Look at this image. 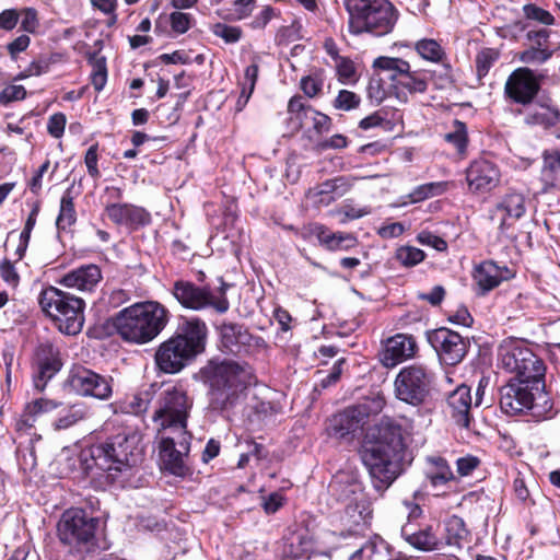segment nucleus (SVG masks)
<instances>
[{
	"mask_svg": "<svg viewBox=\"0 0 560 560\" xmlns=\"http://www.w3.org/2000/svg\"><path fill=\"white\" fill-rule=\"evenodd\" d=\"M313 232L318 238V242L328 250H347L357 245V238L350 233L330 232L326 226L317 224L314 226Z\"/></svg>",
	"mask_w": 560,
	"mask_h": 560,
	"instance_id": "31",
	"label": "nucleus"
},
{
	"mask_svg": "<svg viewBox=\"0 0 560 560\" xmlns=\"http://www.w3.org/2000/svg\"><path fill=\"white\" fill-rule=\"evenodd\" d=\"M501 368L515 374L500 390V408L509 416L527 413L536 421L557 415L553 400L546 388V365L525 340L509 338L498 350Z\"/></svg>",
	"mask_w": 560,
	"mask_h": 560,
	"instance_id": "1",
	"label": "nucleus"
},
{
	"mask_svg": "<svg viewBox=\"0 0 560 560\" xmlns=\"http://www.w3.org/2000/svg\"><path fill=\"white\" fill-rule=\"evenodd\" d=\"M501 179L498 165L485 158L470 162L466 168V182L470 192L485 194L494 189Z\"/></svg>",
	"mask_w": 560,
	"mask_h": 560,
	"instance_id": "23",
	"label": "nucleus"
},
{
	"mask_svg": "<svg viewBox=\"0 0 560 560\" xmlns=\"http://www.w3.org/2000/svg\"><path fill=\"white\" fill-rule=\"evenodd\" d=\"M259 68L256 63H252L246 67L244 72V80L241 83L242 91L241 95L236 102V106L238 110H242L243 107L247 104L252 93L254 92L257 77H258Z\"/></svg>",
	"mask_w": 560,
	"mask_h": 560,
	"instance_id": "43",
	"label": "nucleus"
},
{
	"mask_svg": "<svg viewBox=\"0 0 560 560\" xmlns=\"http://www.w3.org/2000/svg\"><path fill=\"white\" fill-rule=\"evenodd\" d=\"M330 490L337 500L345 504L330 516L331 529L325 533L326 540L336 546L342 541L365 536L371 511L364 501L361 485L355 481L334 480Z\"/></svg>",
	"mask_w": 560,
	"mask_h": 560,
	"instance_id": "6",
	"label": "nucleus"
},
{
	"mask_svg": "<svg viewBox=\"0 0 560 560\" xmlns=\"http://www.w3.org/2000/svg\"><path fill=\"white\" fill-rule=\"evenodd\" d=\"M348 13L349 33L382 37L390 34L399 19V11L389 0H343Z\"/></svg>",
	"mask_w": 560,
	"mask_h": 560,
	"instance_id": "8",
	"label": "nucleus"
},
{
	"mask_svg": "<svg viewBox=\"0 0 560 560\" xmlns=\"http://www.w3.org/2000/svg\"><path fill=\"white\" fill-rule=\"evenodd\" d=\"M551 31L548 28L529 30L526 33V39L529 42L530 47L550 48L549 37Z\"/></svg>",
	"mask_w": 560,
	"mask_h": 560,
	"instance_id": "55",
	"label": "nucleus"
},
{
	"mask_svg": "<svg viewBox=\"0 0 560 560\" xmlns=\"http://www.w3.org/2000/svg\"><path fill=\"white\" fill-rule=\"evenodd\" d=\"M26 90L23 85H8L0 92V105H8L14 101L24 100Z\"/></svg>",
	"mask_w": 560,
	"mask_h": 560,
	"instance_id": "56",
	"label": "nucleus"
},
{
	"mask_svg": "<svg viewBox=\"0 0 560 560\" xmlns=\"http://www.w3.org/2000/svg\"><path fill=\"white\" fill-rule=\"evenodd\" d=\"M377 431L376 444L365 448L361 458L369 470L374 488L383 492L401 474L407 445L402 425L395 419L384 417Z\"/></svg>",
	"mask_w": 560,
	"mask_h": 560,
	"instance_id": "3",
	"label": "nucleus"
},
{
	"mask_svg": "<svg viewBox=\"0 0 560 560\" xmlns=\"http://www.w3.org/2000/svg\"><path fill=\"white\" fill-rule=\"evenodd\" d=\"M102 279L101 268L95 264H88L68 271L57 282L68 289L93 292Z\"/></svg>",
	"mask_w": 560,
	"mask_h": 560,
	"instance_id": "26",
	"label": "nucleus"
},
{
	"mask_svg": "<svg viewBox=\"0 0 560 560\" xmlns=\"http://www.w3.org/2000/svg\"><path fill=\"white\" fill-rule=\"evenodd\" d=\"M249 419L252 422L268 424L275 422L276 417L282 412V407L278 402L256 400L250 405Z\"/></svg>",
	"mask_w": 560,
	"mask_h": 560,
	"instance_id": "36",
	"label": "nucleus"
},
{
	"mask_svg": "<svg viewBox=\"0 0 560 560\" xmlns=\"http://www.w3.org/2000/svg\"><path fill=\"white\" fill-rule=\"evenodd\" d=\"M42 439L40 435L34 434L26 446L20 445L18 447V462L20 467L24 471H32L37 466V456L35 450V441H39Z\"/></svg>",
	"mask_w": 560,
	"mask_h": 560,
	"instance_id": "45",
	"label": "nucleus"
},
{
	"mask_svg": "<svg viewBox=\"0 0 560 560\" xmlns=\"http://www.w3.org/2000/svg\"><path fill=\"white\" fill-rule=\"evenodd\" d=\"M0 277L12 288H16L19 285L20 276L14 265L9 259H3L0 264Z\"/></svg>",
	"mask_w": 560,
	"mask_h": 560,
	"instance_id": "59",
	"label": "nucleus"
},
{
	"mask_svg": "<svg viewBox=\"0 0 560 560\" xmlns=\"http://www.w3.org/2000/svg\"><path fill=\"white\" fill-rule=\"evenodd\" d=\"M336 69L341 83L346 84L354 80L355 67L349 58L342 57L336 61Z\"/></svg>",
	"mask_w": 560,
	"mask_h": 560,
	"instance_id": "54",
	"label": "nucleus"
},
{
	"mask_svg": "<svg viewBox=\"0 0 560 560\" xmlns=\"http://www.w3.org/2000/svg\"><path fill=\"white\" fill-rule=\"evenodd\" d=\"M172 30L178 34H184L190 28L191 15L184 12H173L170 15Z\"/></svg>",
	"mask_w": 560,
	"mask_h": 560,
	"instance_id": "62",
	"label": "nucleus"
},
{
	"mask_svg": "<svg viewBox=\"0 0 560 560\" xmlns=\"http://www.w3.org/2000/svg\"><path fill=\"white\" fill-rule=\"evenodd\" d=\"M418 350V345L413 336L407 334H396L384 342L380 352L381 363L388 369L395 368L399 363L412 359Z\"/></svg>",
	"mask_w": 560,
	"mask_h": 560,
	"instance_id": "24",
	"label": "nucleus"
},
{
	"mask_svg": "<svg viewBox=\"0 0 560 560\" xmlns=\"http://www.w3.org/2000/svg\"><path fill=\"white\" fill-rule=\"evenodd\" d=\"M428 342L435 350L439 359L446 365L459 364L468 353L470 340L457 331L440 327L427 332Z\"/></svg>",
	"mask_w": 560,
	"mask_h": 560,
	"instance_id": "16",
	"label": "nucleus"
},
{
	"mask_svg": "<svg viewBox=\"0 0 560 560\" xmlns=\"http://www.w3.org/2000/svg\"><path fill=\"white\" fill-rule=\"evenodd\" d=\"M90 409L84 404H74L59 415L52 422L55 430H67L89 418Z\"/></svg>",
	"mask_w": 560,
	"mask_h": 560,
	"instance_id": "35",
	"label": "nucleus"
},
{
	"mask_svg": "<svg viewBox=\"0 0 560 560\" xmlns=\"http://www.w3.org/2000/svg\"><path fill=\"white\" fill-rule=\"evenodd\" d=\"M314 552L315 542L308 533L293 534L283 549V555L290 560L310 559Z\"/></svg>",
	"mask_w": 560,
	"mask_h": 560,
	"instance_id": "33",
	"label": "nucleus"
},
{
	"mask_svg": "<svg viewBox=\"0 0 560 560\" xmlns=\"http://www.w3.org/2000/svg\"><path fill=\"white\" fill-rule=\"evenodd\" d=\"M480 463V459L474 455L459 457L456 460L457 472L463 477L470 476L479 467Z\"/></svg>",
	"mask_w": 560,
	"mask_h": 560,
	"instance_id": "63",
	"label": "nucleus"
},
{
	"mask_svg": "<svg viewBox=\"0 0 560 560\" xmlns=\"http://www.w3.org/2000/svg\"><path fill=\"white\" fill-rule=\"evenodd\" d=\"M425 253L415 246L404 245L396 249V260L406 268H411L425 259Z\"/></svg>",
	"mask_w": 560,
	"mask_h": 560,
	"instance_id": "46",
	"label": "nucleus"
},
{
	"mask_svg": "<svg viewBox=\"0 0 560 560\" xmlns=\"http://www.w3.org/2000/svg\"><path fill=\"white\" fill-rule=\"evenodd\" d=\"M447 407L455 423L462 428H468L470 423L471 393L467 385L457 386L447 396Z\"/></svg>",
	"mask_w": 560,
	"mask_h": 560,
	"instance_id": "28",
	"label": "nucleus"
},
{
	"mask_svg": "<svg viewBox=\"0 0 560 560\" xmlns=\"http://www.w3.org/2000/svg\"><path fill=\"white\" fill-rule=\"evenodd\" d=\"M524 122L538 126L560 140V108L550 97H540L525 112Z\"/></svg>",
	"mask_w": 560,
	"mask_h": 560,
	"instance_id": "22",
	"label": "nucleus"
},
{
	"mask_svg": "<svg viewBox=\"0 0 560 560\" xmlns=\"http://www.w3.org/2000/svg\"><path fill=\"white\" fill-rule=\"evenodd\" d=\"M154 388L155 385H151L148 389L135 394L130 399L119 406L120 410L135 416L144 413L153 399L155 393Z\"/></svg>",
	"mask_w": 560,
	"mask_h": 560,
	"instance_id": "38",
	"label": "nucleus"
},
{
	"mask_svg": "<svg viewBox=\"0 0 560 560\" xmlns=\"http://www.w3.org/2000/svg\"><path fill=\"white\" fill-rule=\"evenodd\" d=\"M108 219L117 224L137 230L150 223L151 215L142 207L131 203H109L105 207Z\"/></svg>",
	"mask_w": 560,
	"mask_h": 560,
	"instance_id": "27",
	"label": "nucleus"
},
{
	"mask_svg": "<svg viewBox=\"0 0 560 560\" xmlns=\"http://www.w3.org/2000/svg\"><path fill=\"white\" fill-rule=\"evenodd\" d=\"M66 122L67 118L63 113L51 115L47 122L48 133L56 139L60 138L65 132Z\"/></svg>",
	"mask_w": 560,
	"mask_h": 560,
	"instance_id": "61",
	"label": "nucleus"
},
{
	"mask_svg": "<svg viewBox=\"0 0 560 560\" xmlns=\"http://www.w3.org/2000/svg\"><path fill=\"white\" fill-rule=\"evenodd\" d=\"M73 186L67 188L60 199V209L56 220L58 230L66 231L77 221V212L74 208V197L72 195Z\"/></svg>",
	"mask_w": 560,
	"mask_h": 560,
	"instance_id": "37",
	"label": "nucleus"
},
{
	"mask_svg": "<svg viewBox=\"0 0 560 560\" xmlns=\"http://www.w3.org/2000/svg\"><path fill=\"white\" fill-rule=\"evenodd\" d=\"M69 385L82 397L107 400L113 395V377L86 368L73 370L69 376Z\"/></svg>",
	"mask_w": 560,
	"mask_h": 560,
	"instance_id": "20",
	"label": "nucleus"
},
{
	"mask_svg": "<svg viewBox=\"0 0 560 560\" xmlns=\"http://www.w3.org/2000/svg\"><path fill=\"white\" fill-rule=\"evenodd\" d=\"M208 387L209 408L222 412L232 408L240 393L256 382L253 368L234 360L213 358L199 370Z\"/></svg>",
	"mask_w": 560,
	"mask_h": 560,
	"instance_id": "4",
	"label": "nucleus"
},
{
	"mask_svg": "<svg viewBox=\"0 0 560 560\" xmlns=\"http://www.w3.org/2000/svg\"><path fill=\"white\" fill-rule=\"evenodd\" d=\"M439 188V184L436 183H428L416 187L409 195L411 203H417L423 201L435 195V191Z\"/></svg>",
	"mask_w": 560,
	"mask_h": 560,
	"instance_id": "57",
	"label": "nucleus"
},
{
	"mask_svg": "<svg viewBox=\"0 0 560 560\" xmlns=\"http://www.w3.org/2000/svg\"><path fill=\"white\" fill-rule=\"evenodd\" d=\"M523 12L526 19L537 21L544 25H553L555 18L547 10L537 7L536 4L528 3L523 7Z\"/></svg>",
	"mask_w": 560,
	"mask_h": 560,
	"instance_id": "51",
	"label": "nucleus"
},
{
	"mask_svg": "<svg viewBox=\"0 0 560 560\" xmlns=\"http://www.w3.org/2000/svg\"><path fill=\"white\" fill-rule=\"evenodd\" d=\"M170 320L168 310L158 301L133 303L113 315L108 323L126 342L145 345L154 340Z\"/></svg>",
	"mask_w": 560,
	"mask_h": 560,
	"instance_id": "7",
	"label": "nucleus"
},
{
	"mask_svg": "<svg viewBox=\"0 0 560 560\" xmlns=\"http://www.w3.org/2000/svg\"><path fill=\"white\" fill-rule=\"evenodd\" d=\"M62 362L59 350L49 342L40 343L32 362L33 384L36 390L43 392L48 382L61 370Z\"/></svg>",
	"mask_w": 560,
	"mask_h": 560,
	"instance_id": "21",
	"label": "nucleus"
},
{
	"mask_svg": "<svg viewBox=\"0 0 560 560\" xmlns=\"http://www.w3.org/2000/svg\"><path fill=\"white\" fill-rule=\"evenodd\" d=\"M424 477L433 488L444 486L455 478L447 460L442 456L425 458Z\"/></svg>",
	"mask_w": 560,
	"mask_h": 560,
	"instance_id": "30",
	"label": "nucleus"
},
{
	"mask_svg": "<svg viewBox=\"0 0 560 560\" xmlns=\"http://www.w3.org/2000/svg\"><path fill=\"white\" fill-rule=\"evenodd\" d=\"M190 440L189 432H173V435L162 436L160 441V458L164 468L174 476L185 477L190 471L184 460L190 451Z\"/></svg>",
	"mask_w": 560,
	"mask_h": 560,
	"instance_id": "19",
	"label": "nucleus"
},
{
	"mask_svg": "<svg viewBox=\"0 0 560 560\" xmlns=\"http://www.w3.org/2000/svg\"><path fill=\"white\" fill-rule=\"evenodd\" d=\"M219 334L222 349L236 357H250L266 348L261 337L252 335L240 324L222 323Z\"/></svg>",
	"mask_w": 560,
	"mask_h": 560,
	"instance_id": "17",
	"label": "nucleus"
},
{
	"mask_svg": "<svg viewBox=\"0 0 560 560\" xmlns=\"http://www.w3.org/2000/svg\"><path fill=\"white\" fill-rule=\"evenodd\" d=\"M300 85L304 94L313 98L322 92L324 81L318 74H310L301 79Z\"/></svg>",
	"mask_w": 560,
	"mask_h": 560,
	"instance_id": "53",
	"label": "nucleus"
},
{
	"mask_svg": "<svg viewBox=\"0 0 560 560\" xmlns=\"http://www.w3.org/2000/svg\"><path fill=\"white\" fill-rule=\"evenodd\" d=\"M194 406V399L182 385H173L161 392L153 421L162 430L188 432L187 420Z\"/></svg>",
	"mask_w": 560,
	"mask_h": 560,
	"instance_id": "11",
	"label": "nucleus"
},
{
	"mask_svg": "<svg viewBox=\"0 0 560 560\" xmlns=\"http://www.w3.org/2000/svg\"><path fill=\"white\" fill-rule=\"evenodd\" d=\"M446 542L450 546H460L466 539L468 530L463 518L453 515L445 522Z\"/></svg>",
	"mask_w": 560,
	"mask_h": 560,
	"instance_id": "44",
	"label": "nucleus"
},
{
	"mask_svg": "<svg viewBox=\"0 0 560 560\" xmlns=\"http://www.w3.org/2000/svg\"><path fill=\"white\" fill-rule=\"evenodd\" d=\"M255 3L256 0H233L219 10V15L229 21L243 20L253 12Z\"/></svg>",
	"mask_w": 560,
	"mask_h": 560,
	"instance_id": "39",
	"label": "nucleus"
},
{
	"mask_svg": "<svg viewBox=\"0 0 560 560\" xmlns=\"http://www.w3.org/2000/svg\"><path fill=\"white\" fill-rule=\"evenodd\" d=\"M373 67L384 73L383 79L389 81V90H392L411 66L401 58L381 56L374 60Z\"/></svg>",
	"mask_w": 560,
	"mask_h": 560,
	"instance_id": "32",
	"label": "nucleus"
},
{
	"mask_svg": "<svg viewBox=\"0 0 560 560\" xmlns=\"http://www.w3.org/2000/svg\"><path fill=\"white\" fill-rule=\"evenodd\" d=\"M415 49L418 55L430 62H442L445 57V50L443 47L432 38H422L415 44Z\"/></svg>",
	"mask_w": 560,
	"mask_h": 560,
	"instance_id": "41",
	"label": "nucleus"
},
{
	"mask_svg": "<svg viewBox=\"0 0 560 560\" xmlns=\"http://www.w3.org/2000/svg\"><path fill=\"white\" fill-rule=\"evenodd\" d=\"M514 277L513 271L505 265L500 266L493 260H485L476 265L472 271V280L476 283L478 295H486L503 281Z\"/></svg>",
	"mask_w": 560,
	"mask_h": 560,
	"instance_id": "25",
	"label": "nucleus"
},
{
	"mask_svg": "<svg viewBox=\"0 0 560 560\" xmlns=\"http://www.w3.org/2000/svg\"><path fill=\"white\" fill-rule=\"evenodd\" d=\"M361 98L358 94L348 90H340L334 101V107L341 110H351L359 107Z\"/></svg>",
	"mask_w": 560,
	"mask_h": 560,
	"instance_id": "52",
	"label": "nucleus"
},
{
	"mask_svg": "<svg viewBox=\"0 0 560 560\" xmlns=\"http://www.w3.org/2000/svg\"><path fill=\"white\" fill-rule=\"evenodd\" d=\"M560 172V150H545L542 152L541 178L547 185H553Z\"/></svg>",
	"mask_w": 560,
	"mask_h": 560,
	"instance_id": "42",
	"label": "nucleus"
},
{
	"mask_svg": "<svg viewBox=\"0 0 560 560\" xmlns=\"http://www.w3.org/2000/svg\"><path fill=\"white\" fill-rule=\"evenodd\" d=\"M388 124L389 121L386 119V112L380 109L361 119L359 127L363 130H368L375 127H385Z\"/></svg>",
	"mask_w": 560,
	"mask_h": 560,
	"instance_id": "60",
	"label": "nucleus"
},
{
	"mask_svg": "<svg viewBox=\"0 0 560 560\" xmlns=\"http://www.w3.org/2000/svg\"><path fill=\"white\" fill-rule=\"evenodd\" d=\"M310 114L313 115L311 122L316 133L322 135L330 130L332 121L328 115L323 114L318 110L310 112Z\"/></svg>",
	"mask_w": 560,
	"mask_h": 560,
	"instance_id": "64",
	"label": "nucleus"
},
{
	"mask_svg": "<svg viewBox=\"0 0 560 560\" xmlns=\"http://www.w3.org/2000/svg\"><path fill=\"white\" fill-rule=\"evenodd\" d=\"M444 140L452 144L460 156L467 155L468 131L465 122L455 119L451 130L444 135Z\"/></svg>",
	"mask_w": 560,
	"mask_h": 560,
	"instance_id": "40",
	"label": "nucleus"
},
{
	"mask_svg": "<svg viewBox=\"0 0 560 560\" xmlns=\"http://www.w3.org/2000/svg\"><path fill=\"white\" fill-rule=\"evenodd\" d=\"M500 57V52L494 48H483L481 49L475 59L476 65V73L479 80L485 78L493 65Z\"/></svg>",
	"mask_w": 560,
	"mask_h": 560,
	"instance_id": "47",
	"label": "nucleus"
},
{
	"mask_svg": "<svg viewBox=\"0 0 560 560\" xmlns=\"http://www.w3.org/2000/svg\"><path fill=\"white\" fill-rule=\"evenodd\" d=\"M500 207L506 212L509 217L520 219L526 211L525 198L522 194L510 192L504 197Z\"/></svg>",
	"mask_w": 560,
	"mask_h": 560,
	"instance_id": "48",
	"label": "nucleus"
},
{
	"mask_svg": "<svg viewBox=\"0 0 560 560\" xmlns=\"http://www.w3.org/2000/svg\"><path fill=\"white\" fill-rule=\"evenodd\" d=\"M223 283L217 291L209 285L199 287L191 281L177 280L173 284L172 293L177 302L185 308L201 311L213 308L219 314H224L230 308V302Z\"/></svg>",
	"mask_w": 560,
	"mask_h": 560,
	"instance_id": "13",
	"label": "nucleus"
},
{
	"mask_svg": "<svg viewBox=\"0 0 560 560\" xmlns=\"http://www.w3.org/2000/svg\"><path fill=\"white\" fill-rule=\"evenodd\" d=\"M386 405L383 395L366 398L334 415L327 425L329 436L337 440L353 439L366 424L371 416L378 415Z\"/></svg>",
	"mask_w": 560,
	"mask_h": 560,
	"instance_id": "12",
	"label": "nucleus"
},
{
	"mask_svg": "<svg viewBox=\"0 0 560 560\" xmlns=\"http://www.w3.org/2000/svg\"><path fill=\"white\" fill-rule=\"evenodd\" d=\"M38 303L61 334L75 336L81 332L85 320L83 299L49 285L40 291Z\"/></svg>",
	"mask_w": 560,
	"mask_h": 560,
	"instance_id": "9",
	"label": "nucleus"
},
{
	"mask_svg": "<svg viewBox=\"0 0 560 560\" xmlns=\"http://www.w3.org/2000/svg\"><path fill=\"white\" fill-rule=\"evenodd\" d=\"M428 86L427 72L420 70L412 71L410 67L390 92L398 101L407 103L409 95L423 94L427 92Z\"/></svg>",
	"mask_w": 560,
	"mask_h": 560,
	"instance_id": "29",
	"label": "nucleus"
},
{
	"mask_svg": "<svg viewBox=\"0 0 560 560\" xmlns=\"http://www.w3.org/2000/svg\"><path fill=\"white\" fill-rule=\"evenodd\" d=\"M542 78V74H537L528 67L515 69L505 81V98L523 106L533 104L539 93Z\"/></svg>",
	"mask_w": 560,
	"mask_h": 560,
	"instance_id": "18",
	"label": "nucleus"
},
{
	"mask_svg": "<svg viewBox=\"0 0 560 560\" xmlns=\"http://www.w3.org/2000/svg\"><path fill=\"white\" fill-rule=\"evenodd\" d=\"M136 432L122 430L95 443L80 454L84 472L92 479H104V483H115L121 472L137 465L141 458Z\"/></svg>",
	"mask_w": 560,
	"mask_h": 560,
	"instance_id": "2",
	"label": "nucleus"
},
{
	"mask_svg": "<svg viewBox=\"0 0 560 560\" xmlns=\"http://www.w3.org/2000/svg\"><path fill=\"white\" fill-rule=\"evenodd\" d=\"M400 510L401 514H406L407 516V522L400 529L401 537L418 550L431 551L438 549L440 540L434 525L417 524V521L423 513L421 506L411 500H404Z\"/></svg>",
	"mask_w": 560,
	"mask_h": 560,
	"instance_id": "14",
	"label": "nucleus"
},
{
	"mask_svg": "<svg viewBox=\"0 0 560 560\" xmlns=\"http://www.w3.org/2000/svg\"><path fill=\"white\" fill-rule=\"evenodd\" d=\"M417 241L421 245L433 247L438 252H445L447 249L446 241L429 231L420 232L417 235Z\"/></svg>",
	"mask_w": 560,
	"mask_h": 560,
	"instance_id": "58",
	"label": "nucleus"
},
{
	"mask_svg": "<svg viewBox=\"0 0 560 560\" xmlns=\"http://www.w3.org/2000/svg\"><path fill=\"white\" fill-rule=\"evenodd\" d=\"M434 374L424 364L412 363L404 366L394 380V395L399 401L412 407L430 402Z\"/></svg>",
	"mask_w": 560,
	"mask_h": 560,
	"instance_id": "10",
	"label": "nucleus"
},
{
	"mask_svg": "<svg viewBox=\"0 0 560 560\" xmlns=\"http://www.w3.org/2000/svg\"><path fill=\"white\" fill-rule=\"evenodd\" d=\"M552 48H538L528 46L518 54V60L526 65H542L553 55Z\"/></svg>",
	"mask_w": 560,
	"mask_h": 560,
	"instance_id": "49",
	"label": "nucleus"
},
{
	"mask_svg": "<svg viewBox=\"0 0 560 560\" xmlns=\"http://www.w3.org/2000/svg\"><path fill=\"white\" fill-rule=\"evenodd\" d=\"M349 190V185L343 177L328 179L314 189V195L318 197V202L328 206L336 198L343 196Z\"/></svg>",
	"mask_w": 560,
	"mask_h": 560,
	"instance_id": "34",
	"label": "nucleus"
},
{
	"mask_svg": "<svg viewBox=\"0 0 560 560\" xmlns=\"http://www.w3.org/2000/svg\"><path fill=\"white\" fill-rule=\"evenodd\" d=\"M208 327L197 316H180L174 334L156 349L154 360L158 369L166 374H176L205 352Z\"/></svg>",
	"mask_w": 560,
	"mask_h": 560,
	"instance_id": "5",
	"label": "nucleus"
},
{
	"mask_svg": "<svg viewBox=\"0 0 560 560\" xmlns=\"http://www.w3.org/2000/svg\"><path fill=\"white\" fill-rule=\"evenodd\" d=\"M211 31L213 35L222 38L226 44L237 43L242 37V30L238 26H232L224 23H215Z\"/></svg>",
	"mask_w": 560,
	"mask_h": 560,
	"instance_id": "50",
	"label": "nucleus"
},
{
	"mask_svg": "<svg viewBox=\"0 0 560 560\" xmlns=\"http://www.w3.org/2000/svg\"><path fill=\"white\" fill-rule=\"evenodd\" d=\"M97 525V518L89 516L84 510L70 509L62 513L57 533L63 545L79 548L94 539Z\"/></svg>",
	"mask_w": 560,
	"mask_h": 560,
	"instance_id": "15",
	"label": "nucleus"
}]
</instances>
